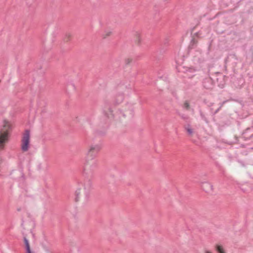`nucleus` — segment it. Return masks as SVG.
<instances>
[{
  "mask_svg": "<svg viewBox=\"0 0 253 253\" xmlns=\"http://www.w3.org/2000/svg\"><path fill=\"white\" fill-rule=\"evenodd\" d=\"M192 41H193L194 42H194V40H192Z\"/></svg>",
  "mask_w": 253,
  "mask_h": 253,
  "instance_id": "nucleus-25",
  "label": "nucleus"
},
{
  "mask_svg": "<svg viewBox=\"0 0 253 253\" xmlns=\"http://www.w3.org/2000/svg\"><path fill=\"white\" fill-rule=\"evenodd\" d=\"M132 61V59L130 58H127L125 59V63L126 65H129Z\"/></svg>",
  "mask_w": 253,
  "mask_h": 253,
  "instance_id": "nucleus-16",
  "label": "nucleus"
},
{
  "mask_svg": "<svg viewBox=\"0 0 253 253\" xmlns=\"http://www.w3.org/2000/svg\"><path fill=\"white\" fill-rule=\"evenodd\" d=\"M11 130L10 124L4 121L2 127L0 129V150L4 149L5 144L8 143Z\"/></svg>",
  "mask_w": 253,
  "mask_h": 253,
  "instance_id": "nucleus-1",
  "label": "nucleus"
},
{
  "mask_svg": "<svg viewBox=\"0 0 253 253\" xmlns=\"http://www.w3.org/2000/svg\"><path fill=\"white\" fill-rule=\"evenodd\" d=\"M113 111L111 107L106 105L103 109V113L104 115L108 119H114Z\"/></svg>",
  "mask_w": 253,
  "mask_h": 253,
  "instance_id": "nucleus-10",
  "label": "nucleus"
},
{
  "mask_svg": "<svg viewBox=\"0 0 253 253\" xmlns=\"http://www.w3.org/2000/svg\"><path fill=\"white\" fill-rule=\"evenodd\" d=\"M112 34V32L111 31H106L102 34V38L103 39H105L111 36Z\"/></svg>",
  "mask_w": 253,
  "mask_h": 253,
  "instance_id": "nucleus-12",
  "label": "nucleus"
},
{
  "mask_svg": "<svg viewBox=\"0 0 253 253\" xmlns=\"http://www.w3.org/2000/svg\"><path fill=\"white\" fill-rule=\"evenodd\" d=\"M101 150V146L99 144H91L87 148L86 159L94 160L98 153Z\"/></svg>",
  "mask_w": 253,
  "mask_h": 253,
  "instance_id": "nucleus-3",
  "label": "nucleus"
},
{
  "mask_svg": "<svg viewBox=\"0 0 253 253\" xmlns=\"http://www.w3.org/2000/svg\"><path fill=\"white\" fill-rule=\"evenodd\" d=\"M26 253H32L31 249H27L26 250Z\"/></svg>",
  "mask_w": 253,
  "mask_h": 253,
  "instance_id": "nucleus-20",
  "label": "nucleus"
},
{
  "mask_svg": "<svg viewBox=\"0 0 253 253\" xmlns=\"http://www.w3.org/2000/svg\"><path fill=\"white\" fill-rule=\"evenodd\" d=\"M183 107L187 110L190 109V104L187 101H185L183 104Z\"/></svg>",
  "mask_w": 253,
  "mask_h": 253,
  "instance_id": "nucleus-15",
  "label": "nucleus"
},
{
  "mask_svg": "<svg viewBox=\"0 0 253 253\" xmlns=\"http://www.w3.org/2000/svg\"><path fill=\"white\" fill-rule=\"evenodd\" d=\"M202 85L204 88L207 90L212 89L213 87L212 79L209 77L205 78L202 82Z\"/></svg>",
  "mask_w": 253,
  "mask_h": 253,
  "instance_id": "nucleus-9",
  "label": "nucleus"
},
{
  "mask_svg": "<svg viewBox=\"0 0 253 253\" xmlns=\"http://www.w3.org/2000/svg\"><path fill=\"white\" fill-rule=\"evenodd\" d=\"M205 253H211L208 250H206L205 251Z\"/></svg>",
  "mask_w": 253,
  "mask_h": 253,
  "instance_id": "nucleus-21",
  "label": "nucleus"
},
{
  "mask_svg": "<svg viewBox=\"0 0 253 253\" xmlns=\"http://www.w3.org/2000/svg\"><path fill=\"white\" fill-rule=\"evenodd\" d=\"M200 115L201 117L206 122V123H208V120L206 119V117L205 115L204 114V113L202 112H200Z\"/></svg>",
  "mask_w": 253,
  "mask_h": 253,
  "instance_id": "nucleus-18",
  "label": "nucleus"
},
{
  "mask_svg": "<svg viewBox=\"0 0 253 253\" xmlns=\"http://www.w3.org/2000/svg\"><path fill=\"white\" fill-rule=\"evenodd\" d=\"M97 166L96 160L85 159L84 166V174L88 177L92 176L97 168Z\"/></svg>",
  "mask_w": 253,
  "mask_h": 253,
  "instance_id": "nucleus-2",
  "label": "nucleus"
},
{
  "mask_svg": "<svg viewBox=\"0 0 253 253\" xmlns=\"http://www.w3.org/2000/svg\"><path fill=\"white\" fill-rule=\"evenodd\" d=\"M216 249L219 253H225L222 246L219 245L216 246Z\"/></svg>",
  "mask_w": 253,
  "mask_h": 253,
  "instance_id": "nucleus-13",
  "label": "nucleus"
},
{
  "mask_svg": "<svg viewBox=\"0 0 253 253\" xmlns=\"http://www.w3.org/2000/svg\"><path fill=\"white\" fill-rule=\"evenodd\" d=\"M125 99V94L121 90L120 87L116 88V90L112 98V102L114 105L117 106L121 104Z\"/></svg>",
  "mask_w": 253,
  "mask_h": 253,
  "instance_id": "nucleus-4",
  "label": "nucleus"
},
{
  "mask_svg": "<svg viewBox=\"0 0 253 253\" xmlns=\"http://www.w3.org/2000/svg\"><path fill=\"white\" fill-rule=\"evenodd\" d=\"M181 117L184 121H187L189 119V117L185 115H182L181 116Z\"/></svg>",
  "mask_w": 253,
  "mask_h": 253,
  "instance_id": "nucleus-19",
  "label": "nucleus"
},
{
  "mask_svg": "<svg viewBox=\"0 0 253 253\" xmlns=\"http://www.w3.org/2000/svg\"><path fill=\"white\" fill-rule=\"evenodd\" d=\"M184 129L187 131L188 135L191 136L194 133V131L190 124H187L184 126Z\"/></svg>",
  "mask_w": 253,
  "mask_h": 253,
  "instance_id": "nucleus-11",
  "label": "nucleus"
},
{
  "mask_svg": "<svg viewBox=\"0 0 253 253\" xmlns=\"http://www.w3.org/2000/svg\"><path fill=\"white\" fill-rule=\"evenodd\" d=\"M133 106L130 104H126L124 108H122L119 110V115H121L124 118L132 116L133 115Z\"/></svg>",
  "mask_w": 253,
  "mask_h": 253,
  "instance_id": "nucleus-5",
  "label": "nucleus"
},
{
  "mask_svg": "<svg viewBox=\"0 0 253 253\" xmlns=\"http://www.w3.org/2000/svg\"><path fill=\"white\" fill-rule=\"evenodd\" d=\"M76 201H78L80 198L87 199L89 196L88 191L84 189H79L76 191Z\"/></svg>",
  "mask_w": 253,
  "mask_h": 253,
  "instance_id": "nucleus-8",
  "label": "nucleus"
},
{
  "mask_svg": "<svg viewBox=\"0 0 253 253\" xmlns=\"http://www.w3.org/2000/svg\"><path fill=\"white\" fill-rule=\"evenodd\" d=\"M24 242L25 245L26 250H27V249H30V244L29 243V241L26 237H24Z\"/></svg>",
  "mask_w": 253,
  "mask_h": 253,
  "instance_id": "nucleus-14",
  "label": "nucleus"
},
{
  "mask_svg": "<svg viewBox=\"0 0 253 253\" xmlns=\"http://www.w3.org/2000/svg\"><path fill=\"white\" fill-rule=\"evenodd\" d=\"M30 138V131L26 129L25 130L22 138L21 149L23 152H26L29 149Z\"/></svg>",
  "mask_w": 253,
  "mask_h": 253,
  "instance_id": "nucleus-6",
  "label": "nucleus"
},
{
  "mask_svg": "<svg viewBox=\"0 0 253 253\" xmlns=\"http://www.w3.org/2000/svg\"><path fill=\"white\" fill-rule=\"evenodd\" d=\"M203 59H201V62H203Z\"/></svg>",
  "mask_w": 253,
  "mask_h": 253,
  "instance_id": "nucleus-24",
  "label": "nucleus"
},
{
  "mask_svg": "<svg viewBox=\"0 0 253 253\" xmlns=\"http://www.w3.org/2000/svg\"><path fill=\"white\" fill-rule=\"evenodd\" d=\"M202 189L206 193H210L213 191V185L208 181L201 182L200 183Z\"/></svg>",
  "mask_w": 253,
  "mask_h": 253,
  "instance_id": "nucleus-7",
  "label": "nucleus"
},
{
  "mask_svg": "<svg viewBox=\"0 0 253 253\" xmlns=\"http://www.w3.org/2000/svg\"><path fill=\"white\" fill-rule=\"evenodd\" d=\"M220 108V107L216 110L215 113H217L218 112V111L219 110Z\"/></svg>",
  "mask_w": 253,
  "mask_h": 253,
  "instance_id": "nucleus-23",
  "label": "nucleus"
},
{
  "mask_svg": "<svg viewBox=\"0 0 253 253\" xmlns=\"http://www.w3.org/2000/svg\"><path fill=\"white\" fill-rule=\"evenodd\" d=\"M195 71H196V69H195L188 68V69H186L185 73H186V74H188V72L193 73Z\"/></svg>",
  "mask_w": 253,
  "mask_h": 253,
  "instance_id": "nucleus-17",
  "label": "nucleus"
},
{
  "mask_svg": "<svg viewBox=\"0 0 253 253\" xmlns=\"http://www.w3.org/2000/svg\"><path fill=\"white\" fill-rule=\"evenodd\" d=\"M193 76H194V75H191H191H187V77H188V78H192Z\"/></svg>",
  "mask_w": 253,
  "mask_h": 253,
  "instance_id": "nucleus-22",
  "label": "nucleus"
}]
</instances>
